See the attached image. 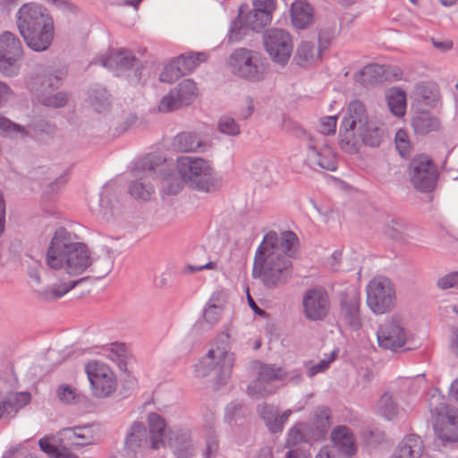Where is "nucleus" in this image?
<instances>
[{"instance_id":"ddd939ff","label":"nucleus","mask_w":458,"mask_h":458,"mask_svg":"<svg viewBox=\"0 0 458 458\" xmlns=\"http://www.w3.org/2000/svg\"><path fill=\"white\" fill-rule=\"evenodd\" d=\"M409 174L412 185L420 191H429L436 186L437 180V166L424 154L418 155L411 160Z\"/></svg>"},{"instance_id":"4d7b16f0","label":"nucleus","mask_w":458,"mask_h":458,"mask_svg":"<svg viewBox=\"0 0 458 458\" xmlns=\"http://www.w3.org/2000/svg\"><path fill=\"white\" fill-rule=\"evenodd\" d=\"M56 395L59 401L65 404H73L78 398L75 389L68 385L59 386L56 389Z\"/></svg>"},{"instance_id":"c9c22d12","label":"nucleus","mask_w":458,"mask_h":458,"mask_svg":"<svg viewBox=\"0 0 458 458\" xmlns=\"http://www.w3.org/2000/svg\"><path fill=\"white\" fill-rule=\"evenodd\" d=\"M361 146L360 138L356 131V129L340 125L339 129V147L347 154L358 153Z\"/></svg>"},{"instance_id":"bf43d9fd","label":"nucleus","mask_w":458,"mask_h":458,"mask_svg":"<svg viewBox=\"0 0 458 458\" xmlns=\"http://www.w3.org/2000/svg\"><path fill=\"white\" fill-rule=\"evenodd\" d=\"M222 308L216 304H208L204 310V319L211 324H216L221 316Z\"/></svg>"},{"instance_id":"603ef678","label":"nucleus","mask_w":458,"mask_h":458,"mask_svg":"<svg viewBox=\"0 0 458 458\" xmlns=\"http://www.w3.org/2000/svg\"><path fill=\"white\" fill-rule=\"evenodd\" d=\"M153 187L140 181H133L129 186L130 194L138 199L148 200L153 193Z\"/></svg>"},{"instance_id":"f704fd0d","label":"nucleus","mask_w":458,"mask_h":458,"mask_svg":"<svg viewBox=\"0 0 458 458\" xmlns=\"http://www.w3.org/2000/svg\"><path fill=\"white\" fill-rule=\"evenodd\" d=\"M385 77V69L382 65L369 64L354 74L356 82L369 87L382 82Z\"/></svg>"},{"instance_id":"39448f33","label":"nucleus","mask_w":458,"mask_h":458,"mask_svg":"<svg viewBox=\"0 0 458 458\" xmlns=\"http://www.w3.org/2000/svg\"><path fill=\"white\" fill-rule=\"evenodd\" d=\"M428 409L436 420L437 437L443 444L458 443V410L446 404L437 391L428 399Z\"/></svg>"},{"instance_id":"052dcab7","label":"nucleus","mask_w":458,"mask_h":458,"mask_svg":"<svg viewBox=\"0 0 458 458\" xmlns=\"http://www.w3.org/2000/svg\"><path fill=\"white\" fill-rule=\"evenodd\" d=\"M254 104L251 97L247 96L242 101V105L238 109V118L241 120H246L250 117L254 112Z\"/></svg>"},{"instance_id":"1a4fd4ad","label":"nucleus","mask_w":458,"mask_h":458,"mask_svg":"<svg viewBox=\"0 0 458 458\" xmlns=\"http://www.w3.org/2000/svg\"><path fill=\"white\" fill-rule=\"evenodd\" d=\"M102 65L115 72L117 76H125L128 81L136 85L141 79V63L129 50H113L102 60Z\"/></svg>"},{"instance_id":"473e14b6","label":"nucleus","mask_w":458,"mask_h":458,"mask_svg":"<svg viewBox=\"0 0 458 458\" xmlns=\"http://www.w3.org/2000/svg\"><path fill=\"white\" fill-rule=\"evenodd\" d=\"M88 102L95 111L104 113L110 108L112 97L106 88L96 85L88 92Z\"/></svg>"},{"instance_id":"f03ea898","label":"nucleus","mask_w":458,"mask_h":458,"mask_svg":"<svg viewBox=\"0 0 458 458\" xmlns=\"http://www.w3.org/2000/svg\"><path fill=\"white\" fill-rule=\"evenodd\" d=\"M275 234H266L257 249L252 276L266 289L273 290L285 285L293 276V263L282 253L273 250Z\"/></svg>"},{"instance_id":"c85d7f7f","label":"nucleus","mask_w":458,"mask_h":458,"mask_svg":"<svg viewBox=\"0 0 458 458\" xmlns=\"http://www.w3.org/2000/svg\"><path fill=\"white\" fill-rule=\"evenodd\" d=\"M411 126L416 134L426 135L440 130L441 123L437 117L429 112L416 113L411 118Z\"/></svg>"},{"instance_id":"b1692460","label":"nucleus","mask_w":458,"mask_h":458,"mask_svg":"<svg viewBox=\"0 0 458 458\" xmlns=\"http://www.w3.org/2000/svg\"><path fill=\"white\" fill-rule=\"evenodd\" d=\"M369 122V114L365 105L361 101L355 99L347 106L341 124L356 129V131H358Z\"/></svg>"},{"instance_id":"393cba45","label":"nucleus","mask_w":458,"mask_h":458,"mask_svg":"<svg viewBox=\"0 0 458 458\" xmlns=\"http://www.w3.org/2000/svg\"><path fill=\"white\" fill-rule=\"evenodd\" d=\"M330 417L331 411L327 407H318L314 411L311 425H308L313 441L318 442L325 438L331 427Z\"/></svg>"},{"instance_id":"ea45409f","label":"nucleus","mask_w":458,"mask_h":458,"mask_svg":"<svg viewBox=\"0 0 458 458\" xmlns=\"http://www.w3.org/2000/svg\"><path fill=\"white\" fill-rule=\"evenodd\" d=\"M40 84L38 86L36 83H29V87L31 90L39 94L51 93L55 89L61 86L62 76L59 72H45L40 77Z\"/></svg>"},{"instance_id":"7c9ffc66","label":"nucleus","mask_w":458,"mask_h":458,"mask_svg":"<svg viewBox=\"0 0 458 458\" xmlns=\"http://www.w3.org/2000/svg\"><path fill=\"white\" fill-rule=\"evenodd\" d=\"M267 234H275L276 241L273 242V250L285 255L288 259L296 252L298 245V237L292 231H284L280 235L276 232L270 231Z\"/></svg>"},{"instance_id":"79ce46f5","label":"nucleus","mask_w":458,"mask_h":458,"mask_svg":"<svg viewBox=\"0 0 458 458\" xmlns=\"http://www.w3.org/2000/svg\"><path fill=\"white\" fill-rule=\"evenodd\" d=\"M388 107L393 114L401 117L405 113L406 95L400 89H391L386 94Z\"/></svg>"},{"instance_id":"de8ad7c7","label":"nucleus","mask_w":458,"mask_h":458,"mask_svg":"<svg viewBox=\"0 0 458 458\" xmlns=\"http://www.w3.org/2000/svg\"><path fill=\"white\" fill-rule=\"evenodd\" d=\"M38 100L45 106L52 108H60L64 106L68 103L69 95L64 91H58L54 94H39Z\"/></svg>"},{"instance_id":"a18cd8bd","label":"nucleus","mask_w":458,"mask_h":458,"mask_svg":"<svg viewBox=\"0 0 458 458\" xmlns=\"http://www.w3.org/2000/svg\"><path fill=\"white\" fill-rule=\"evenodd\" d=\"M310 441L313 440L310 438V431L308 428V425L298 423L289 430L286 445L288 446H294Z\"/></svg>"},{"instance_id":"58836bf2","label":"nucleus","mask_w":458,"mask_h":458,"mask_svg":"<svg viewBox=\"0 0 458 458\" xmlns=\"http://www.w3.org/2000/svg\"><path fill=\"white\" fill-rule=\"evenodd\" d=\"M62 435L74 446H84L93 443L94 437L89 427L66 428Z\"/></svg>"},{"instance_id":"dca6fc26","label":"nucleus","mask_w":458,"mask_h":458,"mask_svg":"<svg viewBox=\"0 0 458 458\" xmlns=\"http://www.w3.org/2000/svg\"><path fill=\"white\" fill-rule=\"evenodd\" d=\"M237 19L230 28L229 42H236L242 39L246 28L257 32L263 30L270 23L272 15L268 14L267 12L252 9L243 16V11L241 8Z\"/></svg>"},{"instance_id":"cd10ccee","label":"nucleus","mask_w":458,"mask_h":458,"mask_svg":"<svg viewBox=\"0 0 458 458\" xmlns=\"http://www.w3.org/2000/svg\"><path fill=\"white\" fill-rule=\"evenodd\" d=\"M84 279L69 281L61 284H54L45 289H34L37 299L42 301H52L62 298L65 293L73 289L79 283Z\"/></svg>"},{"instance_id":"5701e85b","label":"nucleus","mask_w":458,"mask_h":458,"mask_svg":"<svg viewBox=\"0 0 458 458\" xmlns=\"http://www.w3.org/2000/svg\"><path fill=\"white\" fill-rule=\"evenodd\" d=\"M305 163L313 169L320 167L335 171L337 167L335 157L330 148L325 147L322 149H318L312 143L308 146Z\"/></svg>"},{"instance_id":"0eeeda50","label":"nucleus","mask_w":458,"mask_h":458,"mask_svg":"<svg viewBox=\"0 0 458 458\" xmlns=\"http://www.w3.org/2000/svg\"><path fill=\"white\" fill-rule=\"evenodd\" d=\"M366 302L376 315L391 311L396 303L395 287L393 282L385 276L371 279L366 287Z\"/></svg>"},{"instance_id":"3c124183","label":"nucleus","mask_w":458,"mask_h":458,"mask_svg":"<svg viewBox=\"0 0 458 458\" xmlns=\"http://www.w3.org/2000/svg\"><path fill=\"white\" fill-rule=\"evenodd\" d=\"M274 390L273 385L263 381L259 376L247 388L248 394L255 398L266 396L267 394H272Z\"/></svg>"},{"instance_id":"0e129e2a","label":"nucleus","mask_w":458,"mask_h":458,"mask_svg":"<svg viewBox=\"0 0 458 458\" xmlns=\"http://www.w3.org/2000/svg\"><path fill=\"white\" fill-rule=\"evenodd\" d=\"M162 187L167 194L175 195L182 190V182L178 179L165 178Z\"/></svg>"},{"instance_id":"4c0bfd02","label":"nucleus","mask_w":458,"mask_h":458,"mask_svg":"<svg viewBox=\"0 0 458 458\" xmlns=\"http://www.w3.org/2000/svg\"><path fill=\"white\" fill-rule=\"evenodd\" d=\"M172 445L175 455L179 458H189L194 454L191 433L187 429H179L175 433Z\"/></svg>"},{"instance_id":"412c9836","label":"nucleus","mask_w":458,"mask_h":458,"mask_svg":"<svg viewBox=\"0 0 458 458\" xmlns=\"http://www.w3.org/2000/svg\"><path fill=\"white\" fill-rule=\"evenodd\" d=\"M26 45L35 52H43L49 48L55 37L54 23L30 29L20 33Z\"/></svg>"},{"instance_id":"49530a36","label":"nucleus","mask_w":458,"mask_h":458,"mask_svg":"<svg viewBox=\"0 0 458 458\" xmlns=\"http://www.w3.org/2000/svg\"><path fill=\"white\" fill-rule=\"evenodd\" d=\"M200 146L199 139L191 133H180L174 140V147L181 152H193Z\"/></svg>"},{"instance_id":"2eb2a0df","label":"nucleus","mask_w":458,"mask_h":458,"mask_svg":"<svg viewBox=\"0 0 458 458\" xmlns=\"http://www.w3.org/2000/svg\"><path fill=\"white\" fill-rule=\"evenodd\" d=\"M208 58V55L206 52L182 54L165 66L160 74V81L172 83L180 77L191 72L201 63H205Z\"/></svg>"},{"instance_id":"c756f323","label":"nucleus","mask_w":458,"mask_h":458,"mask_svg":"<svg viewBox=\"0 0 458 458\" xmlns=\"http://www.w3.org/2000/svg\"><path fill=\"white\" fill-rule=\"evenodd\" d=\"M125 448L137 453L148 445V432L142 422L135 421L131 426L130 431L124 441Z\"/></svg>"},{"instance_id":"bb28decb","label":"nucleus","mask_w":458,"mask_h":458,"mask_svg":"<svg viewBox=\"0 0 458 458\" xmlns=\"http://www.w3.org/2000/svg\"><path fill=\"white\" fill-rule=\"evenodd\" d=\"M94 212L102 219L110 221L122 214V206L114 194L104 191Z\"/></svg>"},{"instance_id":"69168bd1","label":"nucleus","mask_w":458,"mask_h":458,"mask_svg":"<svg viewBox=\"0 0 458 458\" xmlns=\"http://www.w3.org/2000/svg\"><path fill=\"white\" fill-rule=\"evenodd\" d=\"M314 458H346L337 450L331 447L329 445H325L315 454Z\"/></svg>"},{"instance_id":"37998d69","label":"nucleus","mask_w":458,"mask_h":458,"mask_svg":"<svg viewBox=\"0 0 458 458\" xmlns=\"http://www.w3.org/2000/svg\"><path fill=\"white\" fill-rule=\"evenodd\" d=\"M377 412L386 420H393L398 414V404L394 397L385 393L381 395L377 405Z\"/></svg>"},{"instance_id":"5fc2aeb1","label":"nucleus","mask_w":458,"mask_h":458,"mask_svg":"<svg viewBox=\"0 0 458 458\" xmlns=\"http://www.w3.org/2000/svg\"><path fill=\"white\" fill-rule=\"evenodd\" d=\"M335 352L330 354L329 359L322 360L317 364H312L310 361L305 362L306 373L309 377H313L318 373L326 371L329 368V364L335 359Z\"/></svg>"},{"instance_id":"09e8293b","label":"nucleus","mask_w":458,"mask_h":458,"mask_svg":"<svg viewBox=\"0 0 458 458\" xmlns=\"http://www.w3.org/2000/svg\"><path fill=\"white\" fill-rule=\"evenodd\" d=\"M23 263L27 267L30 284L32 287H38L41 284L40 270L43 269L41 263L29 255L24 258Z\"/></svg>"},{"instance_id":"774afa93","label":"nucleus","mask_w":458,"mask_h":458,"mask_svg":"<svg viewBox=\"0 0 458 458\" xmlns=\"http://www.w3.org/2000/svg\"><path fill=\"white\" fill-rule=\"evenodd\" d=\"M38 445L44 453L47 454L49 456L54 457V458H56L58 452L60 450L55 445L52 444L49 441V439H47V438L40 439L38 441Z\"/></svg>"},{"instance_id":"338daca9","label":"nucleus","mask_w":458,"mask_h":458,"mask_svg":"<svg viewBox=\"0 0 458 458\" xmlns=\"http://www.w3.org/2000/svg\"><path fill=\"white\" fill-rule=\"evenodd\" d=\"M253 9L267 12L272 15L276 10V2L275 0H253Z\"/></svg>"},{"instance_id":"20e7f679","label":"nucleus","mask_w":458,"mask_h":458,"mask_svg":"<svg viewBox=\"0 0 458 458\" xmlns=\"http://www.w3.org/2000/svg\"><path fill=\"white\" fill-rule=\"evenodd\" d=\"M229 335H222L219 339L223 346L210 349L199 363L195 365V373L199 377H210L217 384H224L231 376L234 363L233 353L227 350Z\"/></svg>"},{"instance_id":"f257e3e1","label":"nucleus","mask_w":458,"mask_h":458,"mask_svg":"<svg viewBox=\"0 0 458 458\" xmlns=\"http://www.w3.org/2000/svg\"><path fill=\"white\" fill-rule=\"evenodd\" d=\"M46 263L51 269L70 276H80L90 267L98 278L106 276L113 265L108 250H102L99 255L92 256L88 246L72 242L71 233L64 227L58 228L52 238Z\"/></svg>"},{"instance_id":"13d9d810","label":"nucleus","mask_w":458,"mask_h":458,"mask_svg":"<svg viewBox=\"0 0 458 458\" xmlns=\"http://www.w3.org/2000/svg\"><path fill=\"white\" fill-rule=\"evenodd\" d=\"M437 286L441 290H447L458 286V272L448 273L437 281Z\"/></svg>"},{"instance_id":"9b49d317","label":"nucleus","mask_w":458,"mask_h":458,"mask_svg":"<svg viewBox=\"0 0 458 458\" xmlns=\"http://www.w3.org/2000/svg\"><path fill=\"white\" fill-rule=\"evenodd\" d=\"M339 319L350 329L357 331L362 327L360 293L354 285L346 286L339 294Z\"/></svg>"},{"instance_id":"6e6d98bb","label":"nucleus","mask_w":458,"mask_h":458,"mask_svg":"<svg viewBox=\"0 0 458 458\" xmlns=\"http://www.w3.org/2000/svg\"><path fill=\"white\" fill-rule=\"evenodd\" d=\"M395 148L399 154L406 157L411 154V146L407 132L403 130H399L395 133L394 138Z\"/></svg>"},{"instance_id":"423d86ee","label":"nucleus","mask_w":458,"mask_h":458,"mask_svg":"<svg viewBox=\"0 0 458 458\" xmlns=\"http://www.w3.org/2000/svg\"><path fill=\"white\" fill-rule=\"evenodd\" d=\"M229 66L233 73L251 81H262L267 72V64L260 54L247 48L234 50L229 58Z\"/></svg>"},{"instance_id":"c03bdc74","label":"nucleus","mask_w":458,"mask_h":458,"mask_svg":"<svg viewBox=\"0 0 458 458\" xmlns=\"http://www.w3.org/2000/svg\"><path fill=\"white\" fill-rule=\"evenodd\" d=\"M259 413L269 431L272 433L282 431L284 424L280 421L279 412L276 407L264 405L259 409Z\"/></svg>"},{"instance_id":"e2e57ef3","label":"nucleus","mask_w":458,"mask_h":458,"mask_svg":"<svg viewBox=\"0 0 458 458\" xmlns=\"http://www.w3.org/2000/svg\"><path fill=\"white\" fill-rule=\"evenodd\" d=\"M335 32L333 30H322L319 31L318 47L321 50V52L329 47L332 39L335 38Z\"/></svg>"},{"instance_id":"6ab92c4d","label":"nucleus","mask_w":458,"mask_h":458,"mask_svg":"<svg viewBox=\"0 0 458 458\" xmlns=\"http://www.w3.org/2000/svg\"><path fill=\"white\" fill-rule=\"evenodd\" d=\"M17 28L19 32L30 29L39 28L54 23V20L47 8L36 4L27 3L22 4L17 12Z\"/></svg>"},{"instance_id":"7ed1b4c3","label":"nucleus","mask_w":458,"mask_h":458,"mask_svg":"<svg viewBox=\"0 0 458 458\" xmlns=\"http://www.w3.org/2000/svg\"><path fill=\"white\" fill-rule=\"evenodd\" d=\"M177 169L182 180L198 191L212 193L222 188V176L208 160L183 156L177 158Z\"/></svg>"},{"instance_id":"864d4df0","label":"nucleus","mask_w":458,"mask_h":458,"mask_svg":"<svg viewBox=\"0 0 458 458\" xmlns=\"http://www.w3.org/2000/svg\"><path fill=\"white\" fill-rule=\"evenodd\" d=\"M259 377H260L263 381L273 385L275 380L282 378V369L276 365L260 364Z\"/></svg>"},{"instance_id":"f8f14e48","label":"nucleus","mask_w":458,"mask_h":458,"mask_svg":"<svg viewBox=\"0 0 458 458\" xmlns=\"http://www.w3.org/2000/svg\"><path fill=\"white\" fill-rule=\"evenodd\" d=\"M85 370L94 396L105 398L115 391V376L107 365L93 360L86 364Z\"/></svg>"},{"instance_id":"72a5a7b5","label":"nucleus","mask_w":458,"mask_h":458,"mask_svg":"<svg viewBox=\"0 0 458 458\" xmlns=\"http://www.w3.org/2000/svg\"><path fill=\"white\" fill-rule=\"evenodd\" d=\"M148 423L151 434L150 446L157 450L163 445V438L166 434V423L157 412H151L148 415Z\"/></svg>"},{"instance_id":"9d476101","label":"nucleus","mask_w":458,"mask_h":458,"mask_svg":"<svg viewBox=\"0 0 458 458\" xmlns=\"http://www.w3.org/2000/svg\"><path fill=\"white\" fill-rule=\"evenodd\" d=\"M263 44L271 60L281 66L285 65L292 55L293 44L290 33L279 28L267 30L263 35Z\"/></svg>"},{"instance_id":"6e6552de","label":"nucleus","mask_w":458,"mask_h":458,"mask_svg":"<svg viewBox=\"0 0 458 458\" xmlns=\"http://www.w3.org/2000/svg\"><path fill=\"white\" fill-rule=\"evenodd\" d=\"M24 58L21 39L11 31L0 34V72L5 77L20 74Z\"/></svg>"},{"instance_id":"a19ab883","label":"nucleus","mask_w":458,"mask_h":458,"mask_svg":"<svg viewBox=\"0 0 458 458\" xmlns=\"http://www.w3.org/2000/svg\"><path fill=\"white\" fill-rule=\"evenodd\" d=\"M321 50L313 43L303 41L300 44L296 52L298 64L306 65L312 64L321 58Z\"/></svg>"},{"instance_id":"4be33fe9","label":"nucleus","mask_w":458,"mask_h":458,"mask_svg":"<svg viewBox=\"0 0 458 458\" xmlns=\"http://www.w3.org/2000/svg\"><path fill=\"white\" fill-rule=\"evenodd\" d=\"M334 449L337 450L346 458H353L357 453L356 439L352 430L346 426L335 427L330 436Z\"/></svg>"},{"instance_id":"a211bd4d","label":"nucleus","mask_w":458,"mask_h":458,"mask_svg":"<svg viewBox=\"0 0 458 458\" xmlns=\"http://www.w3.org/2000/svg\"><path fill=\"white\" fill-rule=\"evenodd\" d=\"M196 97V83L190 79L183 80L161 98L158 110L164 113L176 110L182 106L190 105Z\"/></svg>"},{"instance_id":"a878e982","label":"nucleus","mask_w":458,"mask_h":458,"mask_svg":"<svg viewBox=\"0 0 458 458\" xmlns=\"http://www.w3.org/2000/svg\"><path fill=\"white\" fill-rule=\"evenodd\" d=\"M423 452L421 438L416 435H409L398 444L391 458H420Z\"/></svg>"},{"instance_id":"2f4dec72","label":"nucleus","mask_w":458,"mask_h":458,"mask_svg":"<svg viewBox=\"0 0 458 458\" xmlns=\"http://www.w3.org/2000/svg\"><path fill=\"white\" fill-rule=\"evenodd\" d=\"M291 17L295 28L305 29L313 20V9L306 0H296L291 7Z\"/></svg>"},{"instance_id":"aec40b11","label":"nucleus","mask_w":458,"mask_h":458,"mask_svg":"<svg viewBox=\"0 0 458 458\" xmlns=\"http://www.w3.org/2000/svg\"><path fill=\"white\" fill-rule=\"evenodd\" d=\"M302 306L307 319L323 320L330 309L328 294L323 288L310 289L303 295Z\"/></svg>"},{"instance_id":"8fccbe9b","label":"nucleus","mask_w":458,"mask_h":458,"mask_svg":"<svg viewBox=\"0 0 458 458\" xmlns=\"http://www.w3.org/2000/svg\"><path fill=\"white\" fill-rule=\"evenodd\" d=\"M217 130L220 133L236 137L241 133V127L235 119L230 115H222L217 122Z\"/></svg>"},{"instance_id":"e433bc0d","label":"nucleus","mask_w":458,"mask_h":458,"mask_svg":"<svg viewBox=\"0 0 458 458\" xmlns=\"http://www.w3.org/2000/svg\"><path fill=\"white\" fill-rule=\"evenodd\" d=\"M357 132L360 138V143L371 148L378 147L385 136L384 129L377 123L371 121Z\"/></svg>"},{"instance_id":"f3484780","label":"nucleus","mask_w":458,"mask_h":458,"mask_svg":"<svg viewBox=\"0 0 458 458\" xmlns=\"http://www.w3.org/2000/svg\"><path fill=\"white\" fill-rule=\"evenodd\" d=\"M28 392L14 393L12 386L3 377H0V420H10L16 413L30 402Z\"/></svg>"},{"instance_id":"4468645a","label":"nucleus","mask_w":458,"mask_h":458,"mask_svg":"<svg viewBox=\"0 0 458 458\" xmlns=\"http://www.w3.org/2000/svg\"><path fill=\"white\" fill-rule=\"evenodd\" d=\"M410 337L411 335L404 328L402 318L397 316L392 317L380 325L377 332L378 345L392 352L404 347Z\"/></svg>"},{"instance_id":"680f3d73","label":"nucleus","mask_w":458,"mask_h":458,"mask_svg":"<svg viewBox=\"0 0 458 458\" xmlns=\"http://www.w3.org/2000/svg\"><path fill=\"white\" fill-rule=\"evenodd\" d=\"M337 116H326L320 120V132L325 135L334 134L336 130Z\"/></svg>"}]
</instances>
